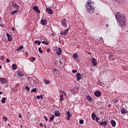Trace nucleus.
Listing matches in <instances>:
<instances>
[{"instance_id": "f257e3e1", "label": "nucleus", "mask_w": 128, "mask_h": 128, "mask_svg": "<svg viewBox=\"0 0 128 128\" xmlns=\"http://www.w3.org/2000/svg\"><path fill=\"white\" fill-rule=\"evenodd\" d=\"M116 18L120 24V26L122 28L124 26H126V16L124 14L122 15V14L120 12H117L115 14Z\"/></svg>"}, {"instance_id": "f03ea898", "label": "nucleus", "mask_w": 128, "mask_h": 128, "mask_svg": "<svg viewBox=\"0 0 128 128\" xmlns=\"http://www.w3.org/2000/svg\"><path fill=\"white\" fill-rule=\"evenodd\" d=\"M94 2L90 0L88 1L86 5L88 12L89 14H94Z\"/></svg>"}, {"instance_id": "7ed1b4c3", "label": "nucleus", "mask_w": 128, "mask_h": 128, "mask_svg": "<svg viewBox=\"0 0 128 128\" xmlns=\"http://www.w3.org/2000/svg\"><path fill=\"white\" fill-rule=\"evenodd\" d=\"M62 25L64 26V28H66L68 26V22H66V18H64L61 20Z\"/></svg>"}, {"instance_id": "20e7f679", "label": "nucleus", "mask_w": 128, "mask_h": 128, "mask_svg": "<svg viewBox=\"0 0 128 128\" xmlns=\"http://www.w3.org/2000/svg\"><path fill=\"white\" fill-rule=\"evenodd\" d=\"M76 78L78 82H79V80H82V74L78 72L76 74Z\"/></svg>"}, {"instance_id": "39448f33", "label": "nucleus", "mask_w": 128, "mask_h": 128, "mask_svg": "<svg viewBox=\"0 0 128 128\" xmlns=\"http://www.w3.org/2000/svg\"><path fill=\"white\" fill-rule=\"evenodd\" d=\"M94 94L95 96L98 98L99 96H100V95L102 94V92H100V91L97 90L94 92Z\"/></svg>"}, {"instance_id": "423d86ee", "label": "nucleus", "mask_w": 128, "mask_h": 128, "mask_svg": "<svg viewBox=\"0 0 128 128\" xmlns=\"http://www.w3.org/2000/svg\"><path fill=\"white\" fill-rule=\"evenodd\" d=\"M0 82L1 84H6V82H8V79H6V78H0Z\"/></svg>"}, {"instance_id": "0eeeda50", "label": "nucleus", "mask_w": 128, "mask_h": 128, "mask_svg": "<svg viewBox=\"0 0 128 128\" xmlns=\"http://www.w3.org/2000/svg\"><path fill=\"white\" fill-rule=\"evenodd\" d=\"M120 112L121 114H128V111L124 108H122L120 110Z\"/></svg>"}, {"instance_id": "6e6552de", "label": "nucleus", "mask_w": 128, "mask_h": 128, "mask_svg": "<svg viewBox=\"0 0 128 128\" xmlns=\"http://www.w3.org/2000/svg\"><path fill=\"white\" fill-rule=\"evenodd\" d=\"M32 8L37 14H40V10L38 6H34Z\"/></svg>"}, {"instance_id": "1a4fd4ad", "label": "nucleus", "mask_w": 128, "mask_h": 128, "mask_svg": "<svg viewBox=\"0 0 128 128\" xmlns=\"http://www.w3.org/2000/svg\"><path fill=\"white\" fill-rule=\"evenodd\" d=\"M92 62L93 66H96L98 64L96 60V58H92Z\"/></svg>"}, {"instance_id": "9d476101", "label": "nucleus", "mask_w": 128, "mask_h": 128, "mask_svg": "<svg viewBox=\"0 0 128 128\" xmlns=\"http://www.w3.org/2000/svg\"><path fill=\"white\" fill-rule=\"evenodd\" d=\"M8 40V42H12V35L8 33L6 34Z\"/></svg>"}, {"instance_id": "9b49d317", "label": "nucleus", "mask_w": 128, "mask_h": 128, "mask_svg": "<svg viewBox=\"0 0 128 128\" xmlns=\"http://www.w3.org/2000/svg\"><path fill=\"white\" fill-rule=\"evenodd\" d=\"M46 11L49 14H54V12L52 11V10L50 8H47L46 9Z\"/></svg>"}, {"instance_id": "f8f14e48", "label": "nucleus", "mask_w": 128, "mask_h": 128, "mask_svg": "<svg viewBox=\"0 0 128 128\" xmlns=\"http://www.w3.org/2000/svg\"><path fill=\"white\" fill-rule=\"evenodd\" d=\"M12 6L14 8H16V10H20V6H18L17 4L13 3Z\"/></svg>"}, {"instance_id": "ddd939ff", "label": "nucleus", "mask_w": 128, "mask_h": 128, "mask_svg": "<svg viewBox=\"0 0 128 128\" xmlns=\"http://www.w3.org/2000/svg\"><path fill=\"white\" fill-rule=\"evenodd\" d=\"M56 52L58 56H60L62 54V49L60 48H56Z\"/></svg>"}, {"instance_id": "4468645a", "label": "nucleus", "mask_w": 128, "mask_h": 128, "mask_svg": "<svg viewBox=\"0 0 128 128\" xmlns=\"http://www.w3.org/2000/svg\"><path fill=\"white\" fill-rule=\"evenodd\" d=\"M111 126L112 128H116V123L114 120H111L110 121Z\"/></svg>"}, {"instance_id": "2eb2a0df", "label": "nucleus", "mask_w": 128, "mask_h": 128, "mask_svg": "<svg viewBox=\"0 0 128 128\" xmlns=\"http://www.w3.org/2000/svg\"><path fill=\"white\" fill-rule=\"evenodd\" d=\"M66 114H67V120H70V118H72V114H70V111H68L66 112Z\"/></svg>"}, {"instance_id": "dca6fc26", "label": "nucleus", "mask_w": 128, "mask_h": 128, "mask_svg": "<svg viewBox=\"0 0 128 128\" xmlns=\"http://www.w3.org/2000/svg\"><path fill=\"white\" fill-rule=\"evenodd\" d=\"M68 32V28L66 29L64 31H62L60 32L61 34H67Z\"/></svg>"}, {"instance_id": "f3484780", "label": "nucleus", "mask_w": 128, "mask_h": 128, "mask_svg": "<svg viewBox=\"0 0 128 128\" xmlns=\"http://www.w3.org/2000/svg\"><path fill=\"white\" fill-rule=\"evenodd\" d=\"M108 124V122L105 121L104 122H100V125L102 126H106Z\"/></svg>"}, {"instance_id": "a211bd4d", "label": "nucleus", "mask_w": 128, "mask_h": 128, "mask_svg": "<svg viewBox=\"0 0 128 128\" xmlns=\"http://www.w3.org/2000/svg\"><path fill=\"white\" fill-rule=\"evenodd\" d=\"M41 24L42 26L46 24V19H42L41 20Z\"/></svg>"}, {"instance_id": "6ab92c4d", "label": "nucleus", "mask_w": 128, "mask_h": 128, "mask_svg": "<svg viewBox=\"0 0 128 128\" xmlns=\"http://www.w3.org/2000/svg\"><path fill=\"white\" fill-rule=\"evenodd\" d=\"M108 58L109 60H114V55H110Z\"/></svg>"}, {"instance_id": "aec40b11", "label": "nucleus", "mask_w": 128, "mask_h": 128, "mask_svg": "<svg viewBox=\"0 0 128 128\" xmlns=\"http://www.w3.org/2000/svg\"><path fill=\"white\" fill-rule=\"evenodd\" d=\"M78 58V53H75L72 54V58H74V60H76V58Z\"/></svg>"}, {"instance_id": "412c9836", "label": "nucleus", "mask_w": 128, "mask_h": 128, "mask_svg": "<svg viewBox=\"0 0 128 128\" xmlns=\"http://www.w3.org/2000/svg\"><path fill=\"white\" fill-rule=\"evenodd\" d=\"M54 114L56 116H60V113L59 111L56 110L55 111Z\"/></svg>"}, {"instance_id": "4be33fe9", "label": "nucleus", "mask_w": 128, "mask_h": 128, "mask_svg": "<svg viewBox=\"0 0 128 128\" xmlns=\"http://www.w3.org/2000/svg\"><path fill=\"white\" fill-rule=\"evenodd\" d=\"M86 99L88 100V102H92V97H90V95H88L86 96Z\"/></svg>"}, {"instance_id": "5701e85b", "label": "nucleus", "mask_w": 128, "mask_h": 128, "mask_svg": "<svg viewBox=\"0 0 128 128\" xmlns=\"http://www.w3.org/2000/svg\"><path fill=\"white\" fill-rule=\"evenodd\" d=\"M118 102H120V100H118V98H114L112 100V102H114V104H118Z\"/></svg>"}, {"instance_id": "b1692460", "label": "nucleus", "mask_w": 128, "mask_h": 128, "mask_svg": "<svg viewBox=\"0 0 128 128\" xmlns=\"http://www.w3.org/2000/svg\"><path fill=\"white\" fill-rule=\"evenodd\" d=\"M96 114H94V112H93L92 114V119H93L94 120H96Z\"/></svg>"}, {"instance_id": "393cba45", "label": "nucleus", "mask_w": 128, "mask_h": 128, "mask_svg": "<svg viewBox=\"0 0 128 128\" xmlns=\"http://www.w3.org/2000/svg\"><path fill=\"white\" fill-rule=\"evenodd\" d=\"M22 48H24V46H21L16 49V50L17 52H20V50H22Z\"/></svg>"}, {"instance_id": "a878e982", "label": "nucleus", "mask_w": 128, "mask_h": 128, "mask_svg": "<svg viewBox=\"0 0 128 128\" xmlns=\"http://www.w3.org/2000/svg\"><path fill=\"white\" fill-rule=\"evenodd\" d=\"M43 98H44V95H40V96H36V98H38V100H40V98H41V100H42Z\"/></svg>"}, {"instance_id": "bb28decb", "label": "nucleus", "mask_w": 128, "mask_h": 128, "mask_svg": "<svg viewBox=\"0 0 128 128\" xmlns=\"http://www.w3.org/2000/svg\"><path fill=\"white\" fill-rule=\"evenodd\" d=\"M60 102H62L64 100V95L63 94H60Z\"/></svg>"}, {"instance_id": "cd10ccee", "label": "nucleus", "mask_w": 128, "mask_h": 128, "mask_svg": "<svg viewBox=\"0 0 128 128\" xmlns=\"http://www.w3.org/2000/svg\"><path fill=\"white\" fill-rule=\"evenodd\" d=\"M12 68L14 70H16L17 68L16 65L15 64H13L12 65Z\"/></svg>"}, {"instance_id": "c85d7f7f", "label": "nucleus", "mask_w": 128, "mask_h": 128, "mask_svg": "<svg viewBox=\"0 0 128 128\" xmlns=\"http://www.w3.org/2000/svg\"><path fill=\"white\" fill-rule=\"evenodd\" d=\"M6 98H4L2 100L1 102H2V104H6Z\"/></svg>"}, {"instance_id": "c756f323", "label": "nucleus", "mask_w": 128, "mask_h": 128, "mask_svg": "<svg viewBox=\"0 0 128 128\" xmlns=\"http://www.w3.org/2000/svg\"><path fill=\"white\" fill-rule=\"evenodd\" d=\"M18 12V10H14L13 12H10V14H16V12Z\"/></svg>"}, {"instance_id": "7c9ffc66", "label": "nucleus", "mask_w": 128, "mask_h": 128, "mask_svg": "<svg viewBox=\"0 0 128 128\" xmlns=\"http://www.w3.org/2000/svg\"><path fill=\"white\" fill-rule=\"evenodd\" d=\"M44 82L46 84H50V81L48 80H44Z\"/></svg>"}, {"instance_id": "2f4dec72", "label": "nucleus", "mask_w": 128, "mask_h": 128, "mask_svg": "<svg viewBox=\"0 0 128 128\" xmlns=\"http://www.w3.org/2000/svg\"><path fill=\"white\" fill-rule=\"evenodd\" d=\"M54 120V116H52V117L50 118V121L52 122V120Z\"/></svg>"}, {"instance_id": "473e14b6", "label": "nucleus", "mask_w": 128, "mask_h": 128, "mask_svg": "<svg viewBox=\"0 0 128 128\" xmlns=\"http://www.w3.org/2000/svg\"><path fill=\"white\" fill-rule=\"evenodd\" d=\"M25 90H27V92H30V87L28 86H25Z\"/></svg>"}, {"instance_id": "72a5a7b5", "label": "nucleus", "mask_w": 128, "mask_h": 128, "mask_svg": "<svg viewBox=\"0 0 128 128\" xmlns=\"http://www.w3.org/2000/svg\"><path fill=\"white\" fill-rule=\"evenodd\" d=\"M44 120H46V122H48V118L46 116H44Z\"/></svg>"}, {"instance_id": "f704fd0d", "label": "nucleus", "mask_w": 128, "mask_h": 128, "mask_svg": "<svg viewBox=\"0 0 128 128\" xmlns=\"http://www.w3.org/2000/svg\"><path fill=\"white\" fill-rule=\"evenodd\" d=\"M32 92H36V88H34L32 90V91H31Z\"/></svg>"}, {"instance_id": "c9c22d12", "label": "nucleus", "mask_w": 128, "mask_h": 128, "mask_svg": "<svg viewBox=\"0 0 128 128\" xmlns=\"http://www.w3.org/2000/svg\"><path fill=\"white\" fill-rule=\"evenodd\" d=\"M38 52H40V54H42V48H38Z\"/></svg>"}, {"instance_id": "e433bc0d", "label": "nucleus", "mask_w": 128, "mask_h": 128, "mask_svg": "<svg viewBox=\"0 0 128 128\" xmlns=\"http://www.w3.org/2000/svg\"><path fill=\"white\" fill-rule=\"evenodd\" d=\"M42 43L43 44H46V46H48V44H46V42H44V41H42Z\"/></svg>"}, {"instance_id": "4c0bfd02", "label": "nucleus", "mask_w": 128, "mask_h": 128, "mask_svg": "<svg viewBox=\"0 0 128 128\" xmlns=\"http://www.w3.org/2000/svg\"><path fill=\"white\" fill-rule=\"evenodd\" d=\"M72 72H73V74H76V72H78V70H72Z\"/></svg>"}, {"instance_id": "58836bf2", "label": "nucleus", "mask_w": 128, "mask_h": 128, "mask_svg": "<svg viewBox=\"0 0 128 128\" xmlns=\"http://www.w3.org/2000/svg\"><path fill=\"white\" fill-rule=\"evenodd\" d=\"M79 123L80 124H84V120H80L79 122Z\"/></svg>"}, {"instance_id": "ea45409f", "label": "nucleus", "mask_w": 128, "mask_h": 128, "mask_svg": "<svg viewBox=\"0 0 128 128\" xmlns=\"http://www.w3.org/2000/svg\"><path fill=\"white\" fill-rule=\"evenodd\" d=\"M3 120H4V122H6V120H8V118H6V117H3Z\"/></svg>"}, {"instance_id": "a19ab883", "label": "nucleus", "mask_w": 128, "mask_h": 128, "mask_svg": "<svg viewBox=\"0 0 128 128\" xmlns=\"http://www.w3.org/2000/svg\"><path fill=\"white\" fill-rule=\"evenodd\" d=\"M6 62H10V60L8 58L6 60Z\"/></svg>"}, {"instance_id": "79ce46f5", "label": "nucleus", "mask_w": 128, "mask_h": 128, "mask_svg": "<svg viewBox=\"0 0 128 128\" xmlns=\"http://www.w3.org/2000/svg\"><path fill=\"white\" fill-rule=\"evenodd\" d=\"M61 94H63V95H64V96H66V92H64V91H62V92H61Z\"/></svg>"}, {"instance_id": "37998d69", "label": "nucleus", "mask_w": 128, "mask_h": 128, "mask_svg": "<svg viewBox=\"0 0 128 128\" xmlns=\"http://www.w3.org/2000/svg\"><path fill=\"white\" fill-rule=\"evenodd\" d=\"M18 76H22V73H20V72H19L18 73Z\"/></svg>"}, {"instance_id": "c03bdc74", "label": "nucleus", "mask_w": 128, "mask_h": 128, "mask_svg": "<svg viewBox=\"0 0 128 128\" xmlns=\"http://www.w3.org/2000/svg\"><path fill=\"white\" fill-rule=\"evenodd\" d=\"M30 84H34V80H30Z\"/></svg>"}, {"instance_id": "a18cd8bd", "label": "nucleus", "mask_w": 128, "mask_h": 128, "mask_svg": "<svg viewBox=\"0 0 128 128\" xmlns=\"http://www.w3.org/2000/svg\"><path fill=\"white\" fill-rule=\"evenodd\" d=\"M4 56H1V60H4Z\"/></svg>"}, {"instance_id": "49530a36", "label": "nucleus", "mask_w": 128, "mask_h": 128, "mask_svg": "<svg viewBox=\"0 0 128 128\" xmlns=\"http://www.w3.org/2000/svg\"><path fill=\"white\" fill-rule=\"evenodd\" d=\"M37 43H38V46H40V44H41L40 41V40H38Z\"/></svg>"}, {"instance_id": "de8ad7c7", "label": "nucleus", "mask_w": 128, "mask_h": 128, "mask_svg": "<svg viewBox=\"0 0 128 128\" xmlns=\"http://www.w3.org/2000/svg\"><path fill=\"white\" fill-rule=\"evenodd\" d=\"M100 119L98 118V117H96V120L97 122H98V120H99Z\"/></svg>"}, {"instance_id": "09e8293b", "label": "nucleus", "mask_w": 128, "mask_h": 128, "mask_svg": "<svg viewBox=\"0 0 128 128\" xmlns=\"http://www.w3.org/2000/svg\"><path fill=\"white\" fill-rule=\"evenodd\" d=\"M32 60H34V61L36 60V58L32 57Z\"/></svg>"}, {"instance_id": "8fccbe9b", "label": "nucleus", "mask_w": 128, "mask_h": 128, "mask_svg": "<svg viewBox=\"0 0 128 128\" xmlns=\"http://www.w3.org/2000/svg\"><path fill=\"white\" fill-rule=\"evenodd\" d=\"M18 118H22V114H18Z\"/></svg>"}, {"instance_id": "3c124183", "label": "nucleus", "mask_w": 128, "mask_h": 128, "mask_svg": "<svg viewBox=\"0 0 128 128\" xmlns=\"http://www.w3.org/2000/svg\"><path fill=\"white\" fill-rule=\"evenodd\" d=\"M40 126H44V124H42V123L40 122Z\"/></svg>"}, {"instance_id": "603ef678", "label": "nucleus", "mask_w": 128, "mask_h": 128, "mask_svg": "<svg viewBox=\"0 0 128 128\" xmlns=\"http://www.w3.org/2000/svg\"><path fill=\"white\" fill-rule=\"evenodd\" d=\"M57 70H57L54 69L52 70V72H56Z\"/></svg>"}, {"instance_id": "864d4df0", "label": "nucleus", "mask_w": 128, "mask_h": 128, "mask_svg": "<svg viewBox=\"0 0 128 128\" xmlns=\"http://www.w3.org/2000/svg\"><path fill=\"white\" fill-rule=\"evenodd\" d=\"M50 48H48L46 50L47 52H50Z\"/></svg>"}, {"instance_id": "5fc2aeb1", "label": "nucleus", "mask_w": 128, "mask_h": 128, "mask_svg": "<svg viewBox=\"0 0 128 128\" xmlns=\"http://www.w3.org/2000/svg\"><path fill=\"white\" fill-rule=\"evenodd\" d=\"M0 26H1V28H4V25L3 24H0Z\"/></svg>"}, {"instance_id": "6e6d98bb", "label": "nucleus", "mask_w": 128, "mask_h": 128, "mask_svg": "<svg viewBox=\"0 0 128 128\" xmlns=\"http://www.w3.org/2000/svg\"><path fill=\"white\" fill-rule=\"evenodd\" d=\"M34 44H38V40L35 41Z\"/></svg>"}, {"instance_id": "4d7b16f0", "label": "nucleus", "mask_w": 128, "mask_h": 128, "mask_svg": "<svg viewBox=\"0 0 128 128\" xmlns=\"http://www.w3.org/2000/svg\"><path fill=\"white\" fill-rule=\"evenodd\" d=\"M0 24H2V21L0 20Z\"/></svg>"}, {"instance_id": "13d9d810", "label": "nucleus", "mask_w": 128, "mask_h": 128, "mask_svg": "<svg viewBox=\"0 0 128 128\" xmlns=\"http://www.w3.org/2000/svg\"><path fill=\"white\" fill-rule=\"evenodd\" d=\"M0 94H2V92H0Z\"/></svg>"}, {"instance_id": "bf43d9fd", "label": "nucleus", "mask_w": 128, "mask_h": 128, "mask_svg": "<svg viewBox=\"0 0 128 128\" xmlns=\"http://www.w3.org/2000/svg\"><path fill=\"white\" fill-rule=\"evenodd\" d=\"M106 26L108 28V24H106Z\"/></svg>"}, {"instance_id": "052dcab7", "label": "nucleus", "mask_w": 128, "mask_h": 128, "mask_svg": "<svg viewBox=\"0 0 128 128\" xmlns=\"http://www.w3.org/2000/svg\"><path fill=\"white\" fill-rule=\"evenodd\" d=\"M0 70H2V66L0 65Z\"/></svg>"}, {"instance_id": "680f3d73", "label": "nucleus", "mask_w": 128, "mask_h": 128, "mask_svg": "<svg viewBox=\"0 0 128 128\" xmlns=\"http://www.w3.org/2000/svg\"><path fill=\"white\" fill-rule=\"evenodd\" d=\"M12 30H14V28H12Z\"/></svg>"}, {"instance_id": "e2e57ef3", "label": "nucleus", "mask_w": 128, "mask_h": 128, "mask_svg": "<svg viewBox=\"0 0 128 128\" xmlns=\"http://www.w3.org/2000/svg\"><path fill=\"white\" fill-rule=\"evenodd\" d=\"M110 104H109L108 105V108H110Z\"/></svg>"}, {"instance_id": "0e129e2a", "label": "nucleus", "mask_w": 128, "mask_h": 128, "mask_svg": "<svg viewBox=\"0 0 128 128\" xmlns=\"http://www.w3.org/2000/svg\"><path fill=\"white\" fill-rule=\"evenodd\" d=\"M26 54H28V52H26Z\"/></svg>"}, {"instance_id": "69168bd1", "label": "nucleus", "mask_w": 128, "mask_h": 128, "mask_svg": "<svg viewBox=\"0 0 128 128\" xmlns=\"http://www.w3.org/2000/svg\"><path fill=\"white\" fill-rule=\"evenodd\" d=\"M46 44H48V42H46Z\"/></svg>"}, {"instance_id": "338daca9", "label": "nucleus", "mask_w": 128, "mask_h": 128, "mask_svg": "<svg viewBox=\"0 0 128 128\" xmlns=\"http://www.w3.org/2000/svg\"><path fill=\"white\" fill-rule=\"evenodd\" d=\"M0 22H2V18H0Z\"/></svg>"}, {"instance_id": "774afa93", "label": "nucleus", "mask_w": 128, "mask_h": 128, "mask_svg": "<svg viewBox=\"0 0 128 128\" xmlns=\"http://www.w3.org/2000/svg\"><path fill=\"white\" fill-rule=\"evenodd\" d=\"M8 124V126H10V124Z\"/></svg>"}]
</instances>
